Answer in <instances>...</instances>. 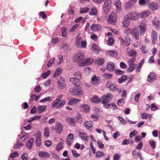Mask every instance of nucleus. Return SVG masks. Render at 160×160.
<instances>
[{"instance_id":"9d476101","label":"nucleus","mask_w":160,"mask_h":160,"mask_svg":"<svg viewBox=\"0 0 160 160\" xmlns=\"http://www.w3.org/2000/svg\"><path fill=\"white\" fill-rule=\"evenodd\" d=\"M86 42L85 41H83L81 38H79L76 40L75 43L76 46L79 48H85L86 45Z\"/></svg>"},{"instance_id":"e433bc0d","label":"nucleus","mask_w":160,"mask_h":160,"mask_svg":"<svg viewBox=\"0 0 160 160\" xmlns=\"http://www.w3.org/2000/svg\"><path fill=\"white\" fill-rule=\"evenodd\" d=\"M150 13V11L148 10L147 11L142 12L140 14V16L141 18H146L148 16Z\"/></svg>"},{"instance_id":"4d7b16f0","label":"nucleus","mask_w":160,"mask_h":160,"mask_svg":"<svg viewBox=\"0 0 160 160\" xmlns=\"http://www.w3.org/2000/svg\"><path fill=\"white\" fill-rule=\"evenodd\" d=\"M19 154L17 152H15L11 153L9 156L10 158H14L18 156Z\"/></svg>"},{"instance_id":"680f3d73","label":"nucleus","mask_w":160,"mask_h":160,"mask_svg":"<svg viewBox=\"0 0 160 160\" xmlns=\"http://www.w3.org/2000/svg\"><path fill=\"white\" fill-rule=\"evenodd\" d=\"M141 49L143 53H147L148 52V50H147L146 47L144 46H142L141 48Z\"/></svg>"},{"instance_id":"6e6d98bb","label":"nucleus","mask_w":160,"mask_h":160,"mask_svg":"<svg viewBox=\"0 0 160 160\" xmlns=\"http://www.w3.org/2000/svg\"><path fill=\"white\" fill-rule=\"evenodd\" d=\"M135 64L129 65V68L127 69L128 72H131L135 68Z\"/></svg>"},{"instance_id":"052dcab7","label":"nucleus","mask_w":160,"mask_h":160,"mask_svg":"<svg viewBox=\"0 0 160 160\" xmlns=\"http://www.w3.org/2000/svg\"><path fill=\"white\" fill-rule=\"evenodd\" d=\"M158 108V107L155 105L154 103H152L151 105V110L152 111H155Z\"/></svg>"},{"instance_id":"2eb2a0df","label":"nucleus","mask_w":160,"mask_h":160,"mask_svg":"<svg viewBox=\"0 0 160 160\" xmlns=\"http://www.w3.org/2000/svg\"><path fill=\"white\" fill-rule=\"evenodd\" d=\"M93 59L92 58H88L86 59L83 62L79 64L80 67L89 65L92 62Z\"/></svg>"},{"instance_id":"a19ab883","label":"nucleus","mask_w":160,"mask_h":160,"mask_svg":"<svg viewBox=\"0 0 160 160\" xmlns=\"http://www.w3.org/2000/svg\"><path fill=\"white\" fill-rule=\"evenodd\" d=\"M46 106H39L38 107V110L39 113H41L43 112L46 109Z\"/></svg>"},{"instance_id":"864d4df0","label":"nucleus","mask_w":160,"mask_h":160,"mask_svg":"<svg viewBox=\"0 0 160 160\" xmlns=\"http://www.w3.org/2000/svg\"><path fill=\"white\" fill-rule=\"evenodd\" d=\"M55 61V58H52L50 59L48 62L47 64V66L48 67H50L54 63Z\"/></svg>"},{"instance_id":"393cba45","label":"nucleus","mask_w":160,"mask_h":160,"mask_svg":"<svg viewBox=\"0 0 160 160\" xmlns=\"http://www.w3.org/2000/svg\"><path fill=\"white\" fill-rule=\"evenodd\" d=\"M159 7V4L157 2H152L151 3V9L152 10H156Z\"/></svg>"},{"instance_id":"f3484780","label":"nucleus","mask_w":160,"mask_h":160,"mask_svg":"<svg viewBox=\"0 0 160 160\" xmlns=\"http://www.w3.org/2000/svg\"><path fill=\"white\" fill-rule=\"evenodd\" d=\"M55 129L57 133L59 134L61 133L62 130V124L59 122H57L56 124V126Z\"/></svg>"},{"instance_id":"f8f14e48","label":"nucleus","mask_w":160,"mask_h":160,"mask_svg":"<svg viewBox=\"0 0 160 160\" xmlns=\"http://www.w3.org/2000/svg\"><path fill=\"white\" fill-rule=\"evenodd\" d=\"M114 3L116 7V12L117 13H120L122 9L121 1L120 0H114Z\"/></svg>"},{"instance_id":"de8ad7c7","label":"nucleus","mask_w":160,"mask_h":160,"mask_svg":"<svg viewBox=\"0 0 160 160\" xmlns=\"http://www.w3.org/2000/svg\"><path fill=\"white\" fill-rule=\"evenodd\" d=\"M62 31V36L63 37H66L67 34V29L65 28H62L61 30Z\"/></svg>"},{"instance_id":"0e129e2a","label":"nucleus","mask_w":160,"mask_h":160,"mask_svg":"<svg viewBox=\"0 0 160 160\" xmlns=\"http://www.w3.org/2000/svg\"><path fill=\"white\" fill-rule=\"evenodd\" d=\"M41 139L40 137H37L36 141V145L37 147L39 146L41 144Z\"/></svg>"},{"instance_id":"6e6552de","label":"nucleus","mask_w":160,"mask_h":160,"mask_svg":"<svg viewBox=\"0 0 160 160\" xmlns=\"http://www.w3.org/2000/svg\"><path fill=\"white\" fill-rule=\"evenodd\" d=\"M85 56L84 53L80 52L75 55L73 59L74 62H81L84 58Z\"/></svg>"},{"instance_id":"ddd939ff","label":"nucleus","mask_w":160,"mask_h":160,"mask_svg":"<svg viewBox=\"0 0 160 160\" xmlns=\"http://www.w3.org/2000/svg\"><path fill=\"white\" fill-rule=\"evenodd\" d=\"M153 25L155 28L158 30L160 28V21L158 18L155 17L152 21Z\"/></svg>"},{"instance_id":"412c9836","label":"nucleus","mask_w":160,"mask_h":160,"mask_svg":"<svg viewBox=\"0 0 160 160\" xmlns=\"http://www.w3.org/2000/svg\"><path fill=\"white\" fill-rule=\"evenodd\" d=\"M84 126L88 130H91L93 127V123L91 121H86L84 123Z\"/></svg>"},{"instance_id":"13d9d810","label":"nucleus","mask_w":160,"mask_h":160,"mask_svg":"<svg viewBox=\"0 0 160 160\" xmlns=\"http://www.w3.org/2000/svg\"><path fill=\"white\" fill-rule=\"evenodd\" d=\"M114 40L112 38H109L108 41V44L109 46H112L114 42Z\"/></svg>"},{"instance_id":"473e14b6","label":"nucleus","mask_w":160,"mask_h":160,"mask_svg":"<svg viewBox=\"0 0 160 160\" xmlns=\"http://www.w3.org/2000/svg\"><path fill=\"white\" fill-rule=\"evenodd\" d=\"M92 49L94 53L97 54L98 53L99 48L97 44H93L92 47Z\"/></svg>"},{"instance_id":"2f4dec72","label":"nucleus","mask_w":160,"mask_h":160,"mask_svg":"<svg viewBox=\"0 0 160 160\" xmlns=\"http://www.w3.org/2000/svg\"><path fill=\"white\" fill-rule=\"evenodd\" d=\"M62 72V68L60 67L58 68L56 70L53 75V77L54 78H56L58 76L61 74Z\"/></svg>"},{"instance_id":"20e7f679","label":"nucleus","mask_w":160,"mask_h":160,"mask_svg":"<svg viewBox=\"0 0 160 160\" xmlns=\"http://www.w3.org/2000/svg\"><path fill=\"white\" fill-rule=\"evenodd\" d=\"M125 32L127 34H132L133 37L137 40L139 38V31L137 28H134L132 30L128 28L125 31Z\"/></svg>"},{"instance_id":"f03ea898","label":"nucleus","mask_w":160,"mask_h":160,"mask_svg":"<svg viewBox=\"0 0 160 160\" xmlns=\"http://www.w3.org/2000/svg\"><path fill=\"white\" fill-rule=\"evenodd\" d=\"M140 16V14L137 12L132 11L124 15V18L131 20L135 21Z\"/></svg>"},{"instance_id":"5701e85b","label":"nucleus","mask_w":160,"mask_h":160,"mask_svg":"<svg viewBox=\"0 0 160 160\" xmlns=\"http://www.w3.org/2000/svg\"><path fill=\"white\" fill-rule=\"evenodd\" d=\"M119 40L120 41L121 43L124 44L126 46H128L130 43L129 39L126 38L125 40H124L122 37H120L119 38Z\"/></svg>"},{"instance_id":"09e8293b","label":"nucleus","mask_w":160,"mask_h":160,"mask_svg":"<svg viewBox=\"0 0 160 160\" xmlns=\"http://www.w3.org/2000/svg\"><path fill=\"white\" fill-rule=\"evenodd\" d=\"M82 75L81 73L79 72L78 71L76 72L74 74V77H76V78H77L79 79H81V78Z\"/></svg>"},{"instance_id":"69168bd1","label":"nucleus","mask_w":160,"mask_h":160,"mask_svg":"<svg viewBox=\"0 0 160 160\" xmlns=\"http://www.w3.org/2000/svg\"><path fill=\"white\" fill-rule=\"evenodd\" d=\"M138 133V132L136 130H134L133 131L131 132L129 135V137L130 138H132L135 136Z\"/></svg>"},{"instance_id":"aec40b11","label":"nucleus","mask_w":160,"mask_h":160,"mask_svg":"<svg viewBox=\"0 0 160 160\" xmlns=\"http://www.w3.org/2000/svg\"><path fill=\"white\" fill-rule=\"evenodd\" d=\"M127 53L128 55L130 57H134L137 55V53L135 50H131L129 48H127Z\"/></svg>"},{"instance_id":"4c0bfd02","label":"nucleus","mask_w":160,"mask_h":160,"mask_svg":"<svg viewBox=\"0 0 160 160\" xmlns=\"http://www.w3.org/2000/svg\"><path fill=\"white\" fill-rule=\"evenodd\" d=\"M90 10V8L88 7H85L80 8V13H83L88 12Z\"/></svg>"},{"instance_id":"dca6fc26","label":"nucleus","mask_w":160,"mask_h":160,"mask_svg":"<svg viewBox=\"0 0 160 160\" xmlns=\"http://www.w3.org/2000/svg\"><path fill=\"white\" fill-rule=\"evenodd\" d=\"M92 31L94 32H97L101 30L102 27L101 26L98 24L96 23L92 24L90 28Z\"/></svg>"},{"instance_id":"603ef678","label":"nucleus","mask_w":160,"mask_h":160,"mask_svg":"<svg viewBox=\"0 0 160 160\" xmlns=\"http://www.w3.org/2000/svg\"><path fill=\"white\" fill-rule=\"evenodd\" d=\"M52 99L50 97H46L44 98H43L40 101L41 102H45L46 101H52Z\"/></svg>"},{"instance_id":"338daca9","label":"nucleus","mask_w":160,"mask_h":160,"mask_svg":"<svg viewBox=\"0 0 160 160\" xmlns=\"http://www.w3.org/2000/svg\"><path fill=\"white\" fill-rule=\"evenodd\" d=\"M91 118L94 121H97L98 120V117L95 114H92L91 115Z\"/></svg>"},{"instance_id":"1a4fd4ad","label":"nucleus","mask_w":160,"mask_h":160,"mask_svg":"<svg viewBox=\"0 0 160 160\" xmlns=\"http://www.w3.org/2000/svg\"><path fill=\"white\" fill-rule=\"evenodd\" d=\"M69 92L75 96H82L83 93V92L80 89L73 88H71L70 89Z\"/></svg>"},{"instance_id":"a18cd8bd","label":"nucleus","mask_w":160,"mask_h":160,"mask_svg":"<svg viewBox=\"0 0 160 160\" xmlns=\"http://www.w3.org/2000/svg\"><path fill=\"white\" fill-rule=\"evenodd\" d=\"M104 78L106 79H110L112 77V74L106 73L102 75Z\"/></svg>"},{"instance_id":"8fccbe9b","label":"nucleus","mask_w":160,"mask_h":160,"mask_svg":"<svg viewBox=\"0 0 160 160\" xmlns=\"http://www.w3.org/2000/svg\"><path fill=\"white\" fill-rule=\"evenodd\" d=\"M72 152L73 156L75 158H78L80 156V154L78 153L75 150H72Z\"/></svg>"},{"instance_id":"7c9ffc66","label":"nucleus","mask_w":160,"mask_h":160,"mask_svg":"<svg viewBox=\"0 0 160 160\" xmlns=\"http://www.w3.org/2000/svg\"><path fill=\"white\" fill-rule=\"evenodd\" d=\"M124 20L122 22L123 26L125 28H127L130 23L129 19H127L124 18V16L123 18Z\"/></svg>"},{"instance_id":"3c124183","label":"nucleus","mask_w":160,"mask_h":160,"mask_svg":"<svg viewBox=\"0 0 160 160\" xmlns=\"http://www.w3.org/2000/svg\"><path fill=\"white\" fill-rule=\"evenodd\" d=\"M157 79L156 74L154 73H151V81H154Z\"/></svg>"},{"instance_id":"6ab92c4d","label":"nucleus","mask_w":160,"mask_h":160,"mask_svg":"<svg viewBox=\"0 0 160 160\" xmlns=\"http://www.w3.org/2000/svg\"><path fill=\"white\" fill-rule=\"evenodd\" d=\"M79 136L80 138L85 142H87L88 140L89 137L87 135V133L85 132H79Z\"/></svg>"},{"instance_id":"774afa93","label":"nucleus","mask_w":160,"mask_h":160,"mask_svg":"<svg viewBox=\"0 0 160 160\" xmlns=\"http://www.w3.org/2000/svg\"><path fill=\"white\" fill-rule=\"evenodd\" d=\"M28 155L26 153H23L21 156V158L22 160H28Z\"/></svg>"},{"instance_id":"37998d69","label":"nucleus","mask_w":160,"mask_h":160,"mask_svg":"<svg viewBox=\"0 0 160 160\" xmlns=\"http://www.w3.org/2000/svg\"><path fill=\"white\" fill-rule=\"evenodd\" d=\"M92 102L98 103L101 102V99H100L98 97L95 96H94L92 99Z\"/></svg>"},{"instance_id":"c756f323","label":"nucleus","mask_w":160,"mask_h":160,"mask_svg":"<svg viewBox=\"0 0 160 160\" xmlns=\"http://www.w3.org/2000/svg\"><path fill=\"white\" fill-rule=\"evenodd\" d=\"M80 108L81 109H83L85 112H87L90 110V107L87 104H83L80 106Z\"/></svg>"},{"instance_id":"39448f33","label":"nucleus","mask_w":160,"mask_h":160,"mask_svg":"<svg viewBox=\"0 0 160 160\" xmlns=\"http://www.w3.org/2000/svg\"><path fill=\"white\" fill-rule=\"evenodd\" d=\"M65 102L64 100L58 101L57 100H55L52 102V107L55 108H61L65 104Z\"/></svg>"},{"instance_id":"79ce46f5","label":"nucleus","mask_w":160,"mask_h":160,"mask_svg":"<svg viewBox=\"0 0 160 160\" xmlns=\"http://www.w3.org/2000/svg\"><path fill=\"white\" fill-rule=\"evenodd\" d=\"M105 154L101 151H97L96 152V157L97 158H100L105 156Z\"/></svg>"},{"instance_id":"bf43d9fd","label":"nucleus","mask_w":160,"mask_h":160,"mask_svg":"<svg viewBox=\"0 0 160 160\" xmlns=\"http://www.w3.org/2000/svg\"><path fill=\"white\" fill-rule=\"evenodd\" d=\"M49 128L48 127H46L44 129V135L46 137H48L49 136Z\"/></svg>"},{"instance_id":"f257e3e1","label":"nucleus","mask_w":160,"mask_h":160,"mask_svg":"<svg viewBox=\"0 0 160 160\" xmlns=\"http://www.w3.org/2000/svg\"><path fill=\"white\" fill-rule=\"evenodd\" d=\"M112 97L113 95L112 94L107 93L101 97V102H102L105 108H107L110 107V105L109 102L112 99Z\"/></svg>"},{"instance_id":"b1692460","label":"nucleus","mask_w":160,"mask_h":160,"mask_svg":"<svg viewBox=\"0 0 160 160\" xmlns=\"http://www.w3.org/2000/svg\"><path fill=\"white\" fill-rule=\"evenodd\" d=\"M38 155L42 158H48L50 156V155L48 153L44 151L39 152Z\"/></svg>"},{"instance_id":"f704fd0d","label":"nucleus","mask_w":160,"mask_h":160,"mask_svg":"<svg viewBox=\"0 0 160 160\" xmlns=\"http://www.w3.org/2000/svg\"><path fill=\"white\" fill-rule=\"evenodd\" d=\"M140 28V34L141 35H143L146 31V27L145 26L140 25L139 26Z\"/></svg>"},{"instance_id":"4468645a","label":"nucleus","mask_w":160,"mask_h":160,"mask_svg":"<svg viewBox=\"0 0 160 160\" xmlns=\"http://www.w3.org/2000/svg\"><path fill=\"white\" fill-rule=\"evenodd\" d=\"M106 86L110 91H114L117 88L116 85L113 84L111 81H109L107 82Z\"/></svg>"},{"instance_id":"4be33fe9","label":"nucleus","mask_w":160,"mask_h":160,"mask_svg":"<svg viewBox=\"0 0 160 160\" xmlns=\"http://www.w3.org/2000/svg\"><path fill=\"white\" fill-rule=\"evenodd\" d=\"M69 80L70 82H72L75 85L78 86L80 85L79 79L78 78L73 77L70 78Z\"/></svg>"},{"instance_id":"a211bd4d","label":"nucleus","mask_w":160,"mask_h":160,"mask_svg":"<svg viewBox=\"0 0 160 160\" xmlns=\"http://www.w3.org/2000/svg\"><path fill=\"white\" fill-rule=\"evenodd\" d=\"M157 32L156 31L152 30L151 32V37L152 43L153 44H155L157 41Z\"/></svg>"},{"instance_id":"c9c22d12","label":"nucleus","mask_w":160,"mask_h":160,"mask_svg":"<svg viewBox=\"0 0 160 160\" xmlns=\"http://www.w3.org/2000/svg\"><path fill=\"white\" fill-rule=\"evenodd\" d=\"M133 142L132 139H130L129 140L125 139L122 142V144L123 145H126L128 144H129L131 145L133 144Z\"/></svg>"},{"instance_id":"c03bdc74","label":"nucleus","mask_w":160,"mask_h":160,"mask_svg":"<svg viewBox=\"0 0 160 160\" xmlns=\"http://www.w3.org/2000/svg\"><path fill=\"white\" fill-rule=\"evenodd\" d=\"M63 144L62 142L59 143L57 145L56 150L57 151H59L63 148Z\"/></svg>"},{"instance_id":"72a5a7b5","label":"nucleus","mask_w":160,"mask_h":160,"mask_svg":"<svg viewBox=\"0 0 160 160\" xmlns=\"http://www.w3.org/2000/svg\"><path fill=\"white\" fill-rule=\"evenodd\" d=\"M89 14L91 15H97V8L95 7H92L89 12Z\"/></svg>"},{"instance_id":"a878e982","label":"nucleus","mask_w":160,"mask_h":160,"mask_svg":"<svg viewBox=\"0 0 160 160\" xmlns=\"http://www.w3.org/2000/svg\"><path fill=\"white\" fill-rule=\"evenodd\" d=\"M115 67V64L112 62L108 63L106 66L107 68L109 71L113 70L114 69Z\"/></svg>"},{"instance_id":"cd10ccee","label":"nucleus","mask_w":160,"mask_h":160,"mask_svg":"<svg viewBox=\"0 0 160 160\" xmlns=\"http://www.w3.org/2000/svg\"><path fill=\"white\" fill-rule=\"evenodd\" d=\"M34 141V138H32L28 141L26 146L27 148L30 149L31 148Z\"/></svg>"},{"instance_id":"7ed1b4c3","label":"nucleus","mask_w":160,"mask_h":160,"mask_svg":"<svg viewBox=\"0 0 160 160\" xmlns=\"http://www.w3.org/2000/svg\"><path fill=\"white\" fill-rule=\"evenodd\" d=\"M111 0H105L102 6L103 12L107 14L110 10L112 6Z\"/></svg>"},{"instance_id":"9b49d317","label":"nucleus","mask_w":160,"mask_h":160,"mask_svg":"<svg viewBox=\"0 0 160 160\" xmlns=\"http://www.w3.org/2000/svg\"><path fill=\"white\" fill-rule=\"evenodd\" d=\"M91 83L93 85L96 86L98 85L100 81V78L96 75L93 76L91 79Z\"/></svg>"},{"instance_id":"ea45409f","label":"nucleus","mask_w":160,"mask_h":160,"mask_svg":"<svg viewBox=\"0 0 160 160\" xmlns=\"http://www.w3.org/2000/svg\"><path fill=\"white\" fill-rule=\"evenodd\" d=\"M104 60L102 58H99L96 59L95 61V62L98 65H102L104 63Z\"/></svg>"},{"instance_id":"5fc2aeb1","label":"nucleus","mask_w":160,"mask_h":160,"mask_svg":"<svg viewBox=\"0 0 160 160\" xmlns=\"http://www.w3.org/2000/svg\"><path fill=\"white\" fill-rule=\"evenodd\" d=\"M50 72V71L48 70L46 72L42 74V76L43 78H46L49 75Z\"/></svg>"},{"instance_id":"49530a36","label":"nucleus","mask_w":160,"mask_h":160,"mask_svg":"<svg viewBox=\"0 0 160 160\" xmlns=\"http://www.w3.org/2000/svg\"><path fill=\"white\" fill-rule=\"evenodd\" d=\"M149 0H139L138 3L140 6H143L149 2Z\"/></svg>"},{"instance_id":"423d86ee","label":"nucleus","mask_w":160,"mask_h":160,"mask_svg":"<svg viewBox=\"0 0 160 160\" xmlns=\"http://www.w3.org/2000/svg\"><path fill=\"white\" fill-rule=\"evenodd\" d=\"M57 81L58 87L59 88L62 89L66 87V82L63 77L60 76L58 78Z\"/></svg>"},{"instance_id":"bb28decb","label":"nucleus","mask_w":160,"mask_h":160,"mask_svg":"<svg viewBox=\"0 0 160 160\" xmlns=\"http://www.w3.org/2000/svg\"><path fill=\"white\" fill-rule=\"evenodd\" d=\"M106 53L107 55L111 57H115L117 56V53L114 51H108Z\"/></svg>"},{"instance_id":"e2e57ef3","label":"nucleus","mask_w":160,"mask_h":160,"mask_svg":"<svg viewBox=\"0 0 160 160\" xmlns=\"http://www.w3.org/2000/svg\"><path fill=\"white\" fill-rule=\"evenodd\" d=\"M141 115L142 118L143 119H147L148 117H149L150 116L149 114H147L145 113H141Z\"/></svg>"},{"instance_id":"0eeeda50","label":"nucleus","mask_w":160,"mask_h":160,"mask_svg":"<svg viewBox=\"0 0 160 160\" xmlns=\"http://www.w3.org/2000/svg\"><path fill=\"white\" fill-rule=\"evenodd\" d=\"M117 17V14L114 12H112L108 17V22L111 24H114L116 21Z\"/></svg>"},{"instance_id":"c85d7f7f","label":"nucleus","mask_w":160,"mask_h":160,"mask_svg":"<svg viewBox=\"0 0 160 160\" xmlns=\"http://www.w3.org/2000/svg\"><path fill=\"white\" fill-rule=\"evenodd\" d=\"M80 101V100L79 99L75 98L72 99L69 101L68 104L70 105H73L77 103Z\"/></svg>"},{"instance_id":"58836bf2","label":"nucleus","mask_w":160,"mask_h":160,"mask_svg":"<svg viewBox=\"0 0 160 160\" xmlns=\"http://www.w3.org/2000/svg\"><path fill=\"white\" fill-rule=\"evenodd\" d=\"M132 6H133L128 1L126 3L124 8L126 10H127L129 9Z\"/></svg>"}]
</instances>
